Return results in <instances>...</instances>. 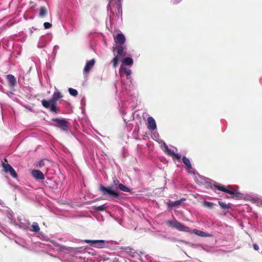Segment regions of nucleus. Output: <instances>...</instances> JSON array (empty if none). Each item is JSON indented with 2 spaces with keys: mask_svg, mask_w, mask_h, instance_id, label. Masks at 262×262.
Returning <instances> with one entry per match:
<instances>
[{
  "mask_svg": "<svg viewBox=\"0 0 262 262\" xmlns=\"http://www.w3.org/2000/svg\"><path fill=\"white\" fill-rule=\"evenodd\" d=\"M203 205L205 207L208 208H212L213 206V204L212 203L207 202V201H205L203 203Z\"/></svg>",
  "mask_w": 262,
  "mask_h": 262,
  "instance_id": "nucleus-25",
  "label": "nucleus"
},
{
  "mask_svg": "<svg viewBox=\"0 0 262 262\" xmlns=\"http://www.w3.org/2000/svg\"><path fill=\"white\" fill-rule=\"evenodd\" d=\"M182 160L183 163L185 165L188 169H191L192 168L190 160L188 158L186 157L185 156H183L182 158Z\"/></svg>",
  "mask_w": 262,
  "mask_h": 262,
  "instance_id": "nucleus-16",
  "label": "nucleus"
},
{
  "mask_svg": "<svg viewBox=\"0 0 262 262\" xmlns=\"http://www.w3.org/2000/svg\"><path fill=\"white\" fill-rule=\"evenodd\" d=\"M214 187L219 190L226 192L232 195V198L233 199H238L242 198V194L235 190H233L232 187L230 185H228L227 188L225 187V186L220 184H215L214 185Z\"/></svg>",
  "mask_w": 262,
  "mask_h": 262,
  "instance_id": "nucleus-3",
  "label": "nucleus"
},
{
  "mask_svg": "<svg viewBox=\"0 0 262 262\" xmlns=\"http://www.w3.org/2000/svg\"><path fill=\"white\" fill-rule=\"evenodd\" d=\"M106 208V204H104L100 206H94L93 209L97 211H102L105 210Z\"/></svg>",
  "mask_w": 262,
  "mask_h": 262,
  "instance_id": "nucleus-19",
  "label": "nucleus"
},
{
  "mask_svg": "<svg viewBox=\"0 0 262 262\" xmlns=\"http://www.w3.org/2000/svg\"><path fill=\"white\" fill-rule=\"evenodd\" d=\"M45 165V160H42L39 161L38 166L39 168H41L42 167L44 166Z\"/></svg>",
  "mask_w": 262,
  "mask_h": 262,
  "instance_id": "nucleus-30",
  "label": "nucleus"
},
{
  "mask_svg": "<svg viewBox=\"0 0 262 262\" xmlns=\"http://www.w3.org/2000/svg\"><path fill=\"white\" fill-rule=\"evenodd\" d=\"M68 91L70 95L72 96L76 97L78 95V92L75 89L73 88H69Z\"/></svg>",
  "mask_w": 262,
  "mask_h": 262,
  "instance_id": "nucleus-24",
  "label": "nucleus"
},
{
  "mask_svg": "<svg viewBox=\"0 0 262 262\" xmlns=\"http://www.w3.org/2000/svg\"><path fill=\"white\" fill-rule=\"evenodd\" d=\"M95 63V60L92 59L86 62L85 66L83 69V72L85 73H89L93 67L94 66Z\"/></svg>",
  "mask_w": 262,
  "mask_h": 262,
  "instance_id": "nucleus-12",
  "label": "nucleus"
},
{
  "mask_svg": "<svg viewBox=\"0 0 262 262\" xmlns=\"http://www.w3.org/2000/svg\"><path fill=\"white\" fill-rule=\"evenodd\" d=\"M52 25L49 22H45L43 24V27L46 29H50L52 27Z\"/></svg>",
  "mask_w": 262,
  "mask_h": 262,
  "instance_id": "nucleus-28",
  "label": "nucleus"
},
{
  "mask_svg": "<svg viewBox=\"0 0 262 262\" xmlns=\"http://www.w3.org/2000/svg\"><path fill=\"white\" fill-rule=\"evenodd\" d=\"M32 229L31 230L32 231L35 232H38L40 230V228L38 225V224L36 222L33 223L32 226Z\"/></svg>",
  "mask_w": 262,
  "mask_h": 262,
  "instance_id": "nucleus-20",
  "label": "nucleus"
},
{
  "mask_svg": "<svg viewBox=\"0 0 262 262\" xmlns=\"http://www.w3.org/2000/svg\"><path fill=\"white\" fill-rule=\"evenodd\" d=\"M182 201V200L176 201L174 202H169L167 203V205L169 208L178 206L181 204Z\"/></svg>",
  "mask_w": 262,
  "mask_h": 262,
  "instance_id": "nucleus-18",
  "label": "nucleus"
},
{
  "mask_svg": "<svg viewBox=\"0 0 262 262\" xmlns=\"http://www.w3.org/2000/svg\"><path fill=\"white\" fill-rule=\"evenodd\" d=\"M122 63L126 66H131L133 63V60L130 57H126L122 60Z\"/></svg>",
  "mask_w": 262,
  "mask_h": 262,
  "instance_id": "nucleus-17",
  "label": "nucleus"
},
{
  "mask_svg": "<svg viewBox=\"0 0 262 262\" xmlns=\"http://www.w3.org/2000/svg\"><path fill=\"white\" fill-rule=\"evenodd\" d=\"M48 13V10L47 9L44 7L41 6L39 8V13L38 16L40 18H43L45 17Z\"/></svg>",
  "mask_w": 262,
  "mask_h": 262,
  "instance_id": "nucleus-15",
  "label": "nucleus"
},
{
  "mask_svg": "<svg viewBox=\"0 0 262 262\" xmlns=\"http://www.w3.org/2000/svg\"><path fill=\"white\" fill-rule=\"evenodd\" d=\"M62 97L63 96L60 92L59 91L55 92L51 99L48 100L42 99L41 100V104L45 108L49 109L51 112L57 114L58 110L57 107L56 102Z\"/></svg>",
  "mask_w": 262,
  "mask_h": 262,
  "instance_id": "nucleus-1",
  "label": "nucleus"
},
{
  "mask_svg": "<svg viewBox=\"0 0 262 262\" xmlns=\"http://www.w3.org/2000/svg\"><path fill=\"white\" fill-rule=\"evenodd\" d=\"M192 232L195 234V235H197L199 236H202V237H208V236H210V235L208 233H206V232H205L203 231H201V230H198L196 229H194L193 230H192Z\"/></svg>",
  "mask_w": 262,
  "mask_h": 262,
  "instance_id": "nucleus-14",
  "label": "nucleus"
},
{
  "mask_svg": "<svg viewBox=\"0 0 262 262\" xmlns=\"http://www.w3.org/2000/svg\"><path fill=\"white\" fill-rule=\"evenodd\" d=\"M3 167L5 172H8L13 167L8 163H3Z\"/></svg>",
  "mask_w": 262,
  "mask_h": 262,
  "instance_id": "nucleus-22",
  "label": "nucleus"
},
{
  "mask_svg": "<svg viewBox=\"0 0 262 262\" xmlns=\"http://www.w3.org/2000/svg\"><path fill=\"white\" fill-rule=\"evenodd\" d=\"M147 126L149 130H155L156 129V123L155 119L152 117H148Z\"/></svg>",
  "mask_w": 262,
  "mask_h": 262,
  "instance_id": "nucleus-11",
  "label": "nucleus"
},
{
  "mask_svg": "<svg viewBox=\"0 0 262 262\" xmlns=\"http://www.w3.org/2000/svg\"><path fill=\"white\" fill-rule=\"evenodd\" d=\"M167 224L173 228L177 229V230L181 231L188 232L189 231V228L188 227L185 226L183 224L179 222L177 220H170L167 222Z\"/></svg>",
  "mask_w": 262,
  "mask_h": 262,
  "instance_id": "nucleus-6",
  "label": "nucleus"
},
{
  "mask_svg": "<svg viewBox=\"0 0 262 262\" xmlns=\"http://www.w3.org/2000/svg\"><path fill=\"white\" fill-rule=\"evenodd\" d=\"M113 1L114 0H109V3H108V5L107 6V10H110L111 12L112 11V7H111V4L113 3Z\"/></svg>",
  "mask_w": 262,
  "mask_h": 262,
  "instance_id": "nucleus-29",
  "label": "nucleus"
},
{
  "mask_svg": "<svg viewBox=\"0 0 262 262\" xmlns=\"http://www.w3.org/2000/svg\"><path fill=\"white\" fill-rule=\"evenodd\" d=\"M99 189L104 195L108 194L116 198H118L119 196V193L114 190L111 186L104 187L100 185Z\"/></svg>",
  "mask_w": 262,
  "mask_h": 262,
  "instance_id": "nucleus-5",
  "label": "nucleus"
},
{
  "mask_svg": "<svg viewBox=\"0 0 262 262\" xmlns=\"http://www.w3.org/2000/svg\"><path fill=\"white\" fill-rule=\"evenodd\" d=\"M118 188L124 192H130V189L121 183L118 184Z\"/></svg>",
  "mask_w": 262,
  "mask_h": 262,
  "instance_id": "nucleus-21",
  "label": "nucleus"
},
{
  "mask_svg": "<svg viewBox=\"0 0 262 262\" xmlns=\"http://www.w3.org/2000/svg\"><path fill=\"white\" fill-rule=\"evenodd\" d=\"M32 176L38 180H43L45 179V176L43 173L39 170L34 169L31 172Z\"/></svg>",
  "mask_w": 262,
  "mask_h": 262,
  "instance_id": "nucleus-10",
  "label": "nucleus"
},
{
  "mask_svg": "<svg viewBox=\"0 0 262 262\" xmlns=\"http://www.w3.org/2000/svg\"><path fill=\"white\" fill-rule=\"evenodd\" d=\"M122 70L126 74L127 76H129L131 74L132 72L130 69H128L126 68H123Z\"/></svg>",
  "mask_w": 262,
  "mask_h": 262,
  "instance_id": "nucleus-27",
  "label": "nucleus"
},
{
  "mask_svg": "<svg viewBox=\"0 0 262 262\" xmlns=\"http://www.w3.org/2000/svg\"><path fill=\"white\" fill-rule=\"evenodd\" d=\"M253 248L255 250H258L259 249L258 246L256 244L253 245Z\"/></svg>",
  "mask_w": 262,
  "mask_h": 262,
  "instance_id": "nucleus-33",
  "label": "nucleus"
},
{
  "mask_svg": "<svg viewBox=\"0 0 262 262\" xmlns=\"http://www.w3.org/2000/svg\"><path fill=\"white\" fill-rule=\"evenodd\" d=\"M120 249L125 250H133L130 247H120Z\"/></svg>",
  "mask_w": 262,
  "mask_h": 262,
  "instance_id": "nucleus-31",
  "label": "nucleus"
},
{
  "mask_svg": "<svg viewBox=\"0 0 262 262\" xmlns=\"http://www.w3.org/2000/svg\"><path fill=\"white\" fill-rule=\"evenodd\" d=\"M85 243L90 244L91 246L97 248H103L105 243L104 240H89L86 239L84 241Z\"/></svg>",
  "mask_w": 262,
  "mask_h": 262,
  "instance_id": "nucleus-8",
  "label": "nucleus"
},
{
  "mask_svg": "<svg viewBox=\"0 0 262 262\" xmlns=\"http://www.w3.org/2000/svg\"><path fill=\"white\" fill-rule=\"evenodd\" d=\"M10 173V175L14 178H17V174L16 172V171H15V170L14 169V168H12L10 170V171L8 172Z\"/></svg>",
  "mask_w": 262,
  "mask_h": 262,
  "instance_id": "nucleus-26",
  "label": "nucleus"
},
{
  "mask_svg": "<svg viewBox=\"0 0 262 262\" xmlns=\"http://www.w3.org/2000/svg\"><path fill=\"white\" fill-rule=\"evenodd\" d=\"M164 144L165 151L166 152L167 155L170 157H172L174 160H177L180 161L181 159V155L179 154H176L173 150L169 149L168 146L165 143H164Z\"/></svg>",
  "mask_w": 262,
  "mask_h": 262,
  "instance_id": "nucleus-7",
  "label": "nucleus"
},
{
  "mask_svg": "<svg viewBox=\"0 0 262 262\" xmlns=\"http://www.w3.org/2000/svg\"><path fill=\"white\" fill-rule=\"evenodd\" d=\"M125 39V37L122 33H118L114 36V40L116 46L124 45Z\"/></svg>",
  "mask_w": 262,
  "mask_h": 262,
  "instance_id": "nucleus-9",
  "label": "nucleus"
},
{
  "mask_svg": "<svg viewBox=\"0 0 262 262\" xmlns=\"http://www.w3.org/2000/svg\"><path fill=\"white\" fill-rule=\"evenodd\" d=\"M7 79L10 87L13 88L16 85V79L13 75L11 74L7 75Z\"/></svg>",
  "mask_w": 262,
  "mask_h": 262,
  "instance_id": "nucleus-13",
  "label": "nucleus"
},
{
  "mask_svg": "<svg viewBox=\"0 0 262 262\" xmlns=\"http://www.w3.org/2000/svg\"><path fill=\"white\" fill-rule=\"evenodd\" d=\"M126 46L124 45H120L119 46H116L113 47V52L115 57L112 60L113 66L116 68L117 66L118 61L119 59L126 55L125 51Z\"/></svg>",
  "mask_w": 262,
  "mask_h": 262,
  "instance_id": "nucleus-2",
  "label": "nucleus"
},
{
  "mask_svg": "<svg viewBox=\"0 0 262 262\" xmlns=\"http://www.w3.org/2000/svg\"><path fill=\"white\" fill-rule=\"evenodd\" d=\"M52 120L56 123L54 125L61 128L64 131H68L70 126V123L64 118H53Z\"/></svg>",
  "mask_w": 262,
  "mask_h": 262,
  "instance_id": "nucleus-4",
  "label": "nucleus"
},
{
  "mask_svg": "<svg viewBox=\"0 0 262 262\" xmlns=\"http://www.w3.org/2000/svg\"><path fill=\"white\" fill-rule=\"evenodd\" d=\"M121 0H118L117 2H116V5L117 7V9L118 10V11L119 12L120 9H121V5L120 4V2Z\"/></svg>",
  "mask_w": 262,
  "mask_h": 262,
  "instance_id": "nucleus-32",
  "label": "nucleus"
},
{
  "mask_svg": "<svg viewBox=\"0 0 262 262\" xmlns=\"http://www.w3.org/2000/svg\"><path fill=\"white\" fill-rule=\"evenodd\" d=\"M219 205L223 209H229L230 208V204H226L225 202L222 201H219Z\"/></svg>",
  "mask_w": 262,
  "mask_h": 262,
  "instance_id": "nucleus-23",
  "label": "nucleus"
}]
</instances>
